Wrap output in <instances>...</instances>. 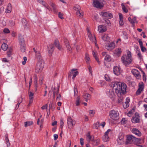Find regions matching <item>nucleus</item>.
Listing matches in <instances>:
<instances>
[{
    "label": "nucleus",
    "instance_id": "f257e3e1",
    "mask_svg": "<svg viewBox=\"0 0 147 147\" xmlns=\"http://www.w3.org/2000/svg\"><path fill=\"white\" fill-rule=\"evenodd\" d=\"M115 90L116 93L118 97H120V99H123V95L126 93L127 86L124 83L113 82L110 84Z\"/></svg>",
    "mask_w": 147,
    "mask_h": 147
},
{
    "label": "nucleus",
    "instance_id": "f03ea898",
    "mask_svg": "<svg viewBox=\"0 0 147 147\" xmlns=\"http://www.w3.org/2000/svg\"><path fill=\"white\" fill-rule=\"evenodd\" d=\"M122 62L125 66L130 64L132 61L131 53L129 51H128L127 54L124 55L121 57Z\"/></svg>",
    "mask_w": 147,
    "mask_h": 147
},
{
    "label": "nucleus",
    "instance_id": "7ed1b4c3",
    "mask_svg": "<svg viewBox=\"0 0 147 147\" xmlns=\"http://www.w3.org/2000/svg\"><path fill=\"white\" fill-rule=\"evenodd\" d=\"M140 140L141 139L140 138H136L132 135H129L127 136L126 144L133 143L137 144L139 143Z\"/></svg>",
    "mask_w": 147,
    "mask_h": 147
},
{
    "label": "nucleus",
    "instance_id": "20e7f679",
    "mask_svg": "<svg viewBox=\"0 0 147 147\" xmlns=\"http://www.w3.org/2000/svg\"><path fill=\"white\" fill-rule=\"evenodd\" d=\"M19 43L20 45V50L22 52H25L26 49V47L25 41L23 37L20 36L19 37Z\"/></svg>",
    "mask_w": 147,
    "mask_h": 147
},
{
    "label": "nucleus",
    "instance_id": "39448f33",
    "mask_svg": "<svg viewBox=\"0 0 147 147\" xmlns=\"http://www.w3.org/2000/svg\"><path fill=\"white\" fill-rule=\"evenodd\" d=\"M109 115L111 118L115 120H117L119 119V114L118 111L114 110H112L110 112Z\"/></svg>",
    "mask_w": 147,
    "mask_h": 147
},
{
    "label": "nucleus",
    "instance_id": "423d86ee",
    "mask_svg": "<svg viewBox=\"0 0 147 147\" xmlns=\"http://www.w3.org/2000/svg\"><path fill=\"white\" fill-rule=\"evenodd\" d=\"M44 64L43 61H38L35 68V71L36 73H38L42 70L44 67Z\"/></svg>",
    "mask_w": 147,
    "mask_h": 147
},
{
    "label": "nucleus",
    "instance_id": "0eeeda50",
    "mask_svg": "<svg viewBox=\"0 0 147 147\" xmlns=\"http://www.w3.org/2000/svg\"><path fill=\"white\" fill-rule=\"evenodd\" d=\"M33 51L35 53V58L38 61H43L42 59V57L41 55L40 52L36 49L34 48H33Z\"/></svg>",
    "mask_w": 147,
    "mask_h": 147
},
{
    "label": "nucleus",
    "instance_id": "6e6552de",
    "mask_svg": "<svg viewBox=\"0 0 147 147\" xmlns=\"http://www.w3.org/2000/svg\"><path fill=\"white\" fill-rule=\"evenodd\" d=\"M100 14L104 19L106 18L108 19H111L113 17L112 14L109 12L102 11L100 12Z\"/></svg>",
    "mask_w": 147,
    "mask_h": 147
},
{
    "label": "nucleus",
    "instance_id": "1a4fd4ad",
    "mask_svg": "<svg viewBox=\"0 0 147 147\" xmlns=\"http://www.w3.org/2000/svg\"><path fill=\"white\" fill-rule=\"evenodd\" d=\"M131 121L134 123H138L140 121V116L138 113H136L132 117Z\"/></svg>",
    "mask_w": 147,
    "mask_h": 147
},
{
    "label": "nucleus",
    "instance_id": "9d476101",
    "mask_svg": "<svg viewBox=\"0 0 147 147\" xmlns=\"http://www.w3.org/2000/svg\"><path fill=\"white\" fill-rule=\"evenodd\" d=\"M93 5L94 7L98 8H101L103 7L102 3L98 0H93Z\"/></svg>",
    "mask_w": 147,
    "mask_h": 147
},
{
    "label": "nucleus",
    "instance_id": "9b49d317",
    "mask_svg": "<svg viewBox=\"0 0 147 147\" xmlns=\"http://www.w3.org/2000/svg\"><path fill=\"white\" fill-rule=\"evenodd\" d=\"M131 72L137 79H139L141 78V76L140 74V72L138 70L133 69L131 70Z\"/></svg>",
    "mask_w": 147,
    "mask_h": 147
},
{
    "label": "nucleus",
    "instance_id": "f8f14e48",
    "mask_svg": "<svg viewBox=\"0 0 147 147\" xmlns=\"http://www.w3.org/2000/svg\"><path fill=\"white\" fill-rule=\"evenodd\" d=\"M67 123L68 127L70 129L75 124V122L73 121L71 117H69L67 119Z\"/></svg>",
    "mask_w": 147,
    "mask_h": 147
},
{
    "label": "nucleus",
    "instance_id": "ddd939ff",
    "mask_svg": "<svg viewBox=\"0 0 147 147\" xmlns=\"http://www.w3.org/2000/svg\"><path fill=\"white\" fill-rule=\"evenodd\" d=\"M113 73L117 76H118L121 73V71L120 67L114 66L113 68Z\"/></svg>",
    "mask_w": 147,
    "mask_h": 147
},
{
    "label": "nucleus",
    "instance_id": "4468645a",
    "mask_svg": "<svg viewBox=\"0 0 147 147\" xmlns=\"http://www.w3.org/2000/svg\"><path fill=\"white\" fill-rule=\"evenodd\" d=\"M55 49L54 45L53 44H50L49 47H48V51L49 55V56L52 55Z\"/></svg>",
    "mask_w": 147,
    "mask_h": 147
},
{
    "label": "nucleus",
    "instance_id": "2eb2a0df",
    "mask_svg": "<svg viewBox=\"0 0 147 147\" xmlns=\"http://www.w3.org/2000/svg\"><path fill=\"white\" fill-rule=\"evenodd\" d=\"M73 74L72 79H74L76 76L78 74V72L76 71V69H72L71 72L69 74L68 77H70L71 76V74Z\"/></svg>",
    "mask_w": 147,
    "mask_h": 147
},
{
    "label": "nucleus",
    "instance_id": "dca6fc26",
    "mask_svg": "<svg viewBox=\"0 0 147 147\" xmlns=\"http://www.w3.org/2000/svg\"><path fill=\"white\" fill-rule=\"evenodd\" d=\"M111 131L110 129H108L105 132V135L102 137V139L103 141L104 142H107L109 140V138L108 136V134L109 132Z\"/></svg>",
    "mask_w": 147,
    "mask_h": 147
},
{
    "label": "nucleus",
    "instance_id": "f3484780",
    "mask_svg": "<svg viewBox=\"0 0 147 147\" xmlns=\"http://www.w3.org/2000/svg\"><path fill=\"white\" fill-rule=\"evenodd\" d=\"M144 88V86L143 84H139V88L137 90L136 92V95H139L140 94Z\"/></svg>",
    "mask_w": 147,
    "mask_h": 147
},
{
    "label": "nucleus",
    "instance_id": "a211bd4d",
    "mask_svg": "<svg viewBox=\"0 0 147 147\" xmlns=\"http://www.w3.org/2000/svg\"><path fill=\"white\" fill-rule=\"evenodd\" d=\"M98 29L99 32L101 33L105 32L107 30L106 27L102 25L99 26H98Z\"/></svg>",
    "mask_w": 147,
    "mask_h": 147
},
{
    "label": "nucleus",
    "instance_id": "6ab92c4d",
    "mask_svg": "<svg viewBox=\"0 0 147 147\" xmlns=\"http://www.w3.org/2000/svg\"><path fill=\"white\" fill-rule=\"evenodd\" d=\"M49 4L52 7L53 11L55 13H57V7L56 5L51 0H50L49 2Z\"/></svg>",
    "mask_w": 147,
    "mask_h": 147
},
{
    "label": "nucleus",
    "instance_id": "aec40b11",
    "mask_svg": "<svg viewBox=\"0 0 147 147\" xmlns=\"http://www.w3.org/2000/svg\"><path fill=\"white\" fill-rule=\"evenodd\" d=\"M107 94L109 97L111 98H113L115 96L114 91L112 90H110L109 91H107Z\"/></svg>",
    "mask_w": 147,
    "mask_h": 147
},
{
    "label": "nucleus",
    "instance_id": "412c9836",
    "mask_svg": "<svg viewBox=\"0 0 147 147\" xmlns=\"http://www.w3.org/2000/svg\"><path fill=\"white\" fill-rule=\"evenodd\" d=\"M132 132L133 134H136L138 136H141L142 134L141 133L139 130L136 128H133L132 130Z\"/></svg>",
    "mask_w": 147,
    "mask_h": 147
},
{
    "label": "nucleus",
    "instance_id": "4be33fe9",
    "mask_svg": "<svg viewBox=\"0 0 147 147\" xmlns=\"http://www.w3.org/2000/svg\"><path fill=\"white\" fill-rule=\"evenodd\" d=\"M64 42L65 43V45L66 46L67 50L69 51H71V49L69 45V44L68 40L66 39H65L64 40Z\"/></svg>",
    "mask_w": 147,
    "mask_h": 147
},
{
    "label": "nucleus",
    "instance_id": "5701e85b",
    "mask_svg": "<svg viewBox=\"0 0 147 147\" xmlns=\"http://www.w3.org/2000/svg\"><path fill=\"white\" fill-rule=\"evenodd\" d=\"M59 86H57V88L54 87L53 91V97L54 99L55 97V95L57 94L59 91Z\"/></svg>",
    "mask_w": 147,
    "mask_h": 147
},
{
    "label": "nucleus",
    "instance_id": "b1692460",
    "mask_svg": "<svg viewBox=\"0 0 147 147\" xmlns=\"http://www.w3.org/2000/svg\"><path fill=\"white\" fill-rule=\"evenodd\" d=\"M126 102L123 103V107L124 108H126L128 107L129 106V102L130 101L129 98H126Z\"/></svg>",
    "mask_w": 147,
    "mask_h": 147
},
{
    "label": "nucleus",
    "instance_id": "393cba45",
    "mask_svg": "<svg viewBox=\"0 0 147 147\" xmlns=\"http://www.w3.org/2000/svg\"><path fill=\"white\" fill-rule=\"evenodd\" d=\"M54 44L55 47L59 50H61V47H60L59 45V41L57 39L55 40L54 42Z\"/></svg>",
    "mask_w": 147,
    "mask_h": 147
},
{
    "label": "nucleus",
    "instance_id": "a878e982",
    "mask_svg": "<svg viewBox=\"0 0 147 147\" xmlns=\"http://www.w3.org/2000/svg\"><path fill=\"white\" fill-rule=\"evenodd\" d=\"M123 136L121 135L120 136L118 137V138L117 140V141L118 144H121V143L123 142Z\"/></svg>",
    "mask_w": 147,
    "mask_h": 147
},
{
    "label": "nucleus",
    "instance_id": "bb28decb",
    "mask_svg": "<svg viewBox=\"0 0 147 147\" xmlns=\"http://www.w3.org/2000/svg\"><path fill=\"white\" fill-rule=\"evenodd\" d=\"M22 22L24 28L26 27L28 25V22L24 18L22 19Z\"/></svg>",
    "mask_w": 147,
    "mask_h": 147
},
{
    "label": "nucleus",
    "instance_id": "cd10ccee",
    "mask_svg": "<svg viewBox=\"0 0 147 147\" xmlns=\"http://www.w3.org/2000/svg\"><path fill=\"white\" fill-rule=\"evenodd\" d=\"M11 5L10 4H9L7 6V8L5 11V12L6 13H10L11 12Z\"/></svg>",
    "mask_w": 147,
    "mask_h": 147
},
{
    "label": "nucleus",
    "instance_id": "c85d7f7f",
    "mask_svg": "<svg viewBox=\"0 0 147 147\" xmlns=\"http://www.w3.org/2000/svg\"><path fill=\"white\" fill-rule=\"evenodd\" d=\"M92 141L95 143L96 146H97L100 144V140L99 139H97L96 140H94V137H93L92 139Z\"/></svg>",
    "mask_w": 147,
    "mask_h": 147
},
{
    "label": "nucleus",
    "instance_id": "c756f323",
    "mask_svg": "<svg viewBox=\"0 0 147 147\" xmlns=\"http://www.w3.org/2000/svg\"><path fill=\"white\" fill-rule=\"evenodd\" d=\"M92 54H93V57H94L95 59L97 61L98 63V64L100 63V61H99V59L98 57H97V56L96 53L95 52H94V51H92Z\"/></svg>",
    "mask_w": 147,
    "mask_h": 147
},
{
    "label": "nucleus",
    "instance_id": "7c9ffc66",
    "mask_svg": "<svg viewBox=\"0 0 147 147\" xmlns=\"http://www.w3.org/2000/svg\"><path fill=\"white\" fill-rule=\"evenodd\" d=\"M1 47L2 50L5 51L8 48V46L6 43H3Z\"/></svg>",
    "mask_w": 147,
    "mask_h": 147
},
{
    "label": "nucleus",
    "instance_id": "2f4dec72",
    "mask_svg": "<svg viewBox=\"0 0 147 147\" xmlns=\"http://www.w3.org/2000/svg\"><path fill=\"white\" fill-rule=\"evenodd\" d=\"M128 20L130 23L131 24L132 26L134 27L135 25V22H134V20L133 19H132L130 17L128 18Z\"/></svg>",
    "mask_w": 147,
    "mask_h": 147
},
{
    "label": "nucleus",
    "instance_id": "473e14b6",
    "mask_svg": "<svg viewBox=\"0 0 147 147\" xmlns=\"http://www.w3.org/2000/svg\"><path fill=\"white\" fill-rule=\"evenodd\" d=\"M90 132L89 131L86 134V138L88 141H92V136L90 135Z\"/></svg>",
    "mask_w": 147,
    "mask_h": 147
},
{
    "label": "nucleus",
    "instance_id": "72a5a7b5",
    "mask_svg": "<svg viewBox=\"0 0 147 147\" xmlns=\"http://www.w3.org/2000/svg\"><path fill=\"white\" fill-rule=\"evenodd\" d=\"M115 45L114 42H112L109 44L108 47L110 48V49H114L115 47Z\"/></svg>",
    "mask_w": 147,
    "mask_h": 147
},
{
    "label": "nucleus",
    "instance_id": "f704fd0d",
    "mask_svg": "<svg viewBox=\"0 0 147 147\" xmlns=\"http://www.w3.org/2000/svg\"><path fill=\"white\" fill-rule=\"evenodd\" d=\"M33 124V122L32 121H28L25 123L24 126L25 127H27L32 125Z\"/></svg>",
    "mask_w": 147,
    "mask_h": 147
},
{
    "label": "nucleus",
    "instance_id": "c9c22d12",
    "mask_svg": "<svg viewBox=\"0 0 147 147\" xmlns=\"http://www.w3.org/2000/svg\"><path fill=\"white\" fill-rule=\"evenodd\" d=\"M111 57L108 55H107L105 57V60L107 62H109L111 61Z\"/></svg>",
    "mask_w": 147,
    "mask_h": 147
},
{
    "label": "nucleus",
    "instance_id": "e433bc0d",
    "mask_svg": "<svg viewBox=\"0 0 147 147\" xmlns=\"http://www.w3.org/2000/svg\"><path fill=\"white\" fill-rule=\"evenodd\" d=\"M85 59L87 63H88L90 60V58L89 55L87 53L85 54Z\"/></svg>",
    "mask_w": 147,
    "mask_h": 147
},
{
    "label": "nucleus",
    "instance_id": "4c0bfd02",
    "mask_svg": "<svg viewBox=\"0 0 147 147\" xmlns=\"http://www.w3.org/2000/svg\"><path fill=\"white\" fill-rule=\"evenodd\" d=\"M102 38L105 41H106L109 39V38L107 34L104 35Z\"/></svg>",
    "mask_w": 147,
    "mask_h": 147
},
{
    "label": "nucleus",
    "instance_id": "58836bf2",
    "mask_svg": "<svg viewBox=\"0 0 147 147\" xmlns=\"http://www.w3.org/2000/svg\"><path fill=\"white\" fill-rule=\"evenodd\" d=\"M121 53V51L120 48H118L115 50V53L118 55H120Z\"/></svg>",
    "mask_w": 147,
    "mask_h": 147
},
{
    "label": "nucleus",
    "instance_id": "ea45409f",
    "mask_svg": "<svg viewBox=\"0 0 147 147\" xmlns=\"http://www.w3.org/2000/svg\"><path fill=\"white\" fill-rule=\"evenodd\" d=\"M140 70L142 72L143 74V78L144 81H146V76L144 72L142 69L141 68L140 69Z\"/></svg>",
    "mask_w": 147,
    "mask_h": 147
},
{
    "label": "nucleus",
    "instance_id": "a19ab883",
    "mask_svg": "<svg viewBox=\"0 0 147 147\" xmlns=\"http://www.w3.org/2000/svg\"><path fill=\"white\" fill-rule=\"evenodd\" d=\"M88 36L91 41H92L93 42L94 41V40H95V41L96 40V38L95 35L94 36V37H91V34H90L89 33V34H88ZM95 43H96L95 41Z\"/></svg>",
    "mask_w": 147,
    "mask_h": 147
},
{
    "label": "nucleus",
    "instance_id": "79ce46f5",
    "mask_svg": "<svg viewBox=\"0 0 147 147\" xmlns=\"http://www.w3.org/2000/svg\"><path fill=\"white\" fill-rule=\"evenodd\" d=\"M80 98L79 96H78L77 98V100L76 101V106H79L80 105Z\"/></svg>",
    "mask_w": 147,
    "mask_h": 147
},
{
    "label": "nucleus",
    "instance_id": "37998d69",
    "mask_svg": "<svg viewBox=\"0 0 147 147\" xmlns=\"http://www.w3.org/2000/svg\"><path fill=\"white\" fill-rule=\"evenodd\" d=\"M64 126V122H63V119L61 118L60 120V127L62 129Z\"/></svg>",
    "mask_w": 147,
    "mask_h": 147
},
{
    "label": "nucleus",
    "instance_id": "c03bdc74",
    "mask_svg": "<svg viewBox=\"0 0 147 147\" xmlns=\"http://www.w3.org/2000/svg\"><path fill=\"white\" fill-rule=\"evenodd\" d=\"M19 100H20V101H18V103L17 105H16V109H18L19 107V106L20 105V103H21L22 102V97H20L19 98Z\"/></svg>",
    "mask_w": 147,
    "mask_h": 147
},
{
    "label": "nucleus",
    "instance_id": "a18cd8bd",
    "mask_svg": "<svg viewBox=\"0 0 147 147\" xmlns=\"http://www.w3.org/2000/svg\"><path fill=\"white\" fill-rule=\"evenodd\" d=\"M90 95L88 93L84 94V97L85 99L87 98L89 99L90 98Z\"/></svg>",
    "mask_w": 147,
    "mask_h": 147
},
{
    "label": "nucleus",
    "instance_id": "49530a36",
    "mask_svg": "<svg viewBox=\"0 0 147 147\" xmlns=\"http://www.w3.org/2000/svg\"><path fill=\"white\" fill-rule=\"evenodd\" d=\"M11 52L12 50L11 49H9V51L7 52V54L8 57H11Z\"/></svg>",
    "mask_w": 147,
    "mask_h": 147
},
{
    "label": "nucleus",
    "instance_id": "de8ad7c7",
    "mask_svg": "<svg viewBox=\"0 0 147 147\" xmlns=\"http://www.w3.org/2000/svg\"><path fill=\"white\" fill-rule=\"evenodd\" d=\"M121 5L122 6V9L123 11L125 13H127L128 11V10L125 8V7L123 5V4H121Z\"/></svg>",
    "mask_w": 147,
    "mask_h": 147
},
{
    "label": "nucleus",
    "instance_id": "09e8293b",
    "mask_svg": "<svg viewBox=\"0 0 147 147\" xmlns=\"http://www.w3.org/2000/svg\"><path fill=\"white\" fill-rule=\"evenodd\" d=\"M137 51H138V56L139 58L140 59H141L142 58V56L141 54L139 48L137 49Z\"/></svg>",
    "mask_w": 147,
    "mask_h": 147
},
{
    "label": "nucleus",
    "instance_id": "8fccbe9b",
    "mask_svg": "<svg viewBox=\"0 0 147 147\" xmlns=\"http://www.w3.org/2000/svg\"><path fill=\"white\" fill-rule=\"evenodd\" d=\"M127 121V120H126V119L124 118L122 119L121 121V123L122 124H124L126 123Z\"/></svg>",
    "mask_w": 147,
    "mask_h": 147
},
{
    "label": "nucleus",
    "instance_id": "3c124183",
    "mask_svg": "<svg viewBox=\"0 0 147 147\" xmlns=\"http://www.w3.org/2000/svg\"><path fill=\"white\" fill-rule=\"evenodd\" d=\"M99 122L98 121L96 123L94 124L93 128L97 129L99 127Z\"/></svg>",
    "mask_w": 147,
    "mask_h": 147
},
{
    "label": "nucleus",
    "instance_id": "603ef678",
    "mask_svg": "<svg viewBox=\"0 0 147 147\" xmlns=\"http://www.w3.org/2000/svg\"><path fill=\"white\" fill-rule=\"evenodd\" d=\"M105 79L107 81H109L110 80L109 76L107 74H105Z\"/></svg>",
    "mask_w": 147,
    "mask_h": 147
},
{
    "label": "nucleus",
    "instance_id": "864d4df0",
    "mask_svg": "<svg viewBox=\"0 0 147 147\" xmlns=\"http://www.w3.org/2000/svg\"><path fill=\"white\" fill-rule=\"evenodd\" d=\"M73 8L76 11L80 10V7L78 5H76Z\"/></svg>",
    "mask_w": 147,
    "mask_h": 147
},
{
    "label": "nucleus",
    "instance_id": "5fc2aeb1",
    "mask_svg": "<svg viewBox=\"0 0 147 147\" xmlns=\"http://www.w3.org/2000/svg\"><path fill=\"white\" fill-rule=\"evenodd\" d=\"M63 15V14L61 13L60 12H59L58 16L62 20L64 19V18L62 16Z\"/></svg>",
    "mask_w": 147,
    "mask_h": 147
},
{
    "label": "nucleus",
    "instance_id": "6e6d98bb",
    "mask_svg": "<svg viewBox=\"0 0 147 147\" xmlns=\"http://www.w3.org/2000/svg\"><path fill=\"white\" fill-rule=\"evenodd\" d=\"M24 61L22 62V64L23 65H24L26 63V61L27 60V58L26 57H23Z\"/></svg>",
    "mask_w": 147,
    "mask_h": 147
},
{
    "label": "nucleus",
    "instance_id": "4d7b16f0",
    "mask_svg": "<svg viewBox=\"0 0 147 147\" xmlns=\"http://www.w3.org/2000/svg\"><path fill=\"white\" fill-rule=\"evenodd\" d=\"M3 31L4 33H8L10 32V31L7 28H5L4 29Z\"/></svg>",
    "mask_w": 147,
    "mask_h": 147
},
{
    "label": "nucleus",
    "instance_id": "13d9d810",
    "mask_svg": "<svg viewBox=\"0 0 147 147\" xmlns=\"http://www.w3.org/2000/svg\"><path fill=\"white\" fill-rule=\"evenodd\" d=\"M34 95V93L31 92H29V98H33V96Z\"/></svg>",
    "mask_w": 147,
    "mask_h": 147
},
{
    "label": "nucleus",
    "instance_id": "bf43d9fd",
    "mask_svg": "<svg viewBox=\"0 0 147 147\" xmlns=\"http://www.w3.org/2000/svg\"><path fill=\"white\" fill-rule=\"evenodd\" d=\"M76 14L78 16L80 17H82L83 16L82 15L80 10L78 11L76 13Z\"/></svg>",
    "mask_w": 147,
    "mask_h": 147
},
{
    "label": "nucleus",
    "instance_id": "052dcab7",
    "mask_svg": "<svg viewBox=\"0 0 147 147\" xmlns=\"http://www.w3.org/2000/svg\"><path fill=\"white\" fill-rule=\"evenodd\" d=\"M105 23L108 25H109L111 24L110 21L107 19H105Z\"/></svg>",
    "mask_w": 147,
    "mask_h": 147
},
{
    "label": "nucleus",
    "instance_id": "680f3d73",
    "mask_svg": "<svg viewBox=\"0 0 147 147\" xmlns=\"http://www.w3.org/2000/svg\"><path fill=\"white\" fill-rule=\"evenodd\" d=\"M57 97L56 98V100H59L60 99V98L61 97V95L60 94H58V93L57 94Z\"/></svg>",
    "mask_w": 147,
    "mask_h": 147
},
{
    "label": "nucleus",
    "instance_id": "e2e57ef3",
    "mask_svg": "<svg viewBox=\"0 0 147 147\" xmlns=\"http://www.w3.org/2000/svg\"><path fill=\"white\" fill-rule=\"evenodd\" d=\"M29 98V104L28 105V106L30 104H31L33 102V98Z\"/></svg>",
    "mask_w": 147,
    "mask_h": 147
},
{
    "label": "nucleus",
    "instance_id": "0e129e2a",
    "mask_svg": "<svg viewBox=\"0 0 147 147\" xmlns=\"http://www.w3.org/2000/svg\"><path fill=\"white\" fill-rule=\"evenodd\" d=\"M119 25L121 26H122L123 25L124 23L123 19L119 20Z\"/></svg>",
    "mask_w": 147,
    "mask_h": 147
},
{
    "label": "nucleus",
    "instance_id": "69168bd1",
    "mask_svg": "<svg viewBox=\"0 0 147 147\" xmlns=\"http://www.w3.org/2000/svg\"><path fill=\"white\" fill-rule=\"evenodd\" d=\"M84 139L82 138L80 139V143L82 146H83L84 144Z\"/></svg>",
    "mask_w": 147,
    "mask_h": 147
},
{
    "label": "nucleus",
    "instance_id": "338daca9",
    "mask_svg": "<svg viewBox=\"0 0 147 147\" xmlns=\"http://www.w3.org/2000/svg\"><path fill=\"white\" fill-rule=\"evenodd\" d=\"M138 42H139L140 47L143 46V42L141 39H139V40Z\"/></svg>",
    "mask_w": 147,
    "mask_h": 147
},
{
    "label": "nucleus",
    "instance_id": "774afa93",
    "mask_svg": "<svg viewBox=\"0 0 147 147\" xmlns=\"http://www.w3.org/2000/svg\"><path fill=\"white\" fill-rule=\"evenodd\" d=\"M43 6H44V7L46 6V5L47 4L45 2V1H44L43 0L42 1V2L41 3H40Z\"/></svg>",
    "mask_w": 147,
    "mask_h": 147
}]
</instances>
